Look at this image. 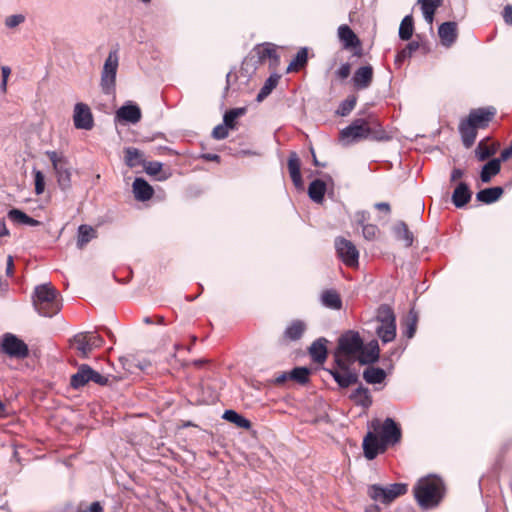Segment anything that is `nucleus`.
I'll return each instance as SVG.
<instances>
[{"instance_id": "nucleus-1", "label": "nucleus", "mask_w": 512, "mask_h": 512, "mask_svg": "<svg viewBox=\"0 0 512 512\" xmlns=\"http://www.w3.org/2000/svg\"><path fill=\"white\" fill-rule=\"evenodd\" d=\"M334 365L326 369L341 388L358 382V365L373 366L380 361V354H333Z\"/></svg>"}, {"instance_id": "nucleus-2", "label": "nucleus", "mask_w": 512, "mask_h": 512, "mask_svg": "<svg viewBox=\"0 0 512 512\" xmlns=\"http://www.w3.org/2000/svg\"><path fill=\"white\" fill-rule=\"evenodd\" d=\"M444 495V483L441 478L430 475L421 478L414 487V496L423 509L437 506Z\"/></svg>"}, {"instance_id": "nucleus-3", "label": "nucleus", "mask_w": 512, "mask_h": 512, "mask_svg": "<svg viewBox=\"0 0 512 512\" xmlns=\"http://www.w3.org/2000/svg\"><path fill=\"white\" fill-rule=\"evenodd\" d=\"M364 139L384 140L387 139L383 129L373 130L363 118H357L350 125L340 131V140L344 145L359 142Z\"/></svg>"}, {"instance_id": "nucleus-4", "label": "nucleus", "mask_w": 512, "mask_h": 512, "mask_svg": "<svg viewBox=\"0 0 512 512\" xmlns=\"http://www.w3.org/2000/svg\"><path fill=\"white\" fill-rule=\"evenodd\" d=\"M58 296L59 293L51 283L36 286L33 294V305L36 311L44 317L56 315L61 309Z\"/></svg>"}, {"instance_id": "nucleus-5", "label": "nucleus", "mask_w": 512, "mask_h": 512, "mask_svg": "<svg viewBox=\"0 0 512 512\" xmlns=\"http://www.w3.org/2000/svg\"><path fill=\"white\" fill-rule=\"evenodd\" d=\"M375 332L383 344L392 342L396 337V316L388 304H381L375 316Z\"/></svg>"}, {"instance_id": "nucleus-6", "label": "nucleus", "mask_w": 512, "mask_h": 512, "mask_svg": "<svg viewBox=\"0 0 512 512\" xmlns=\"http://www.w3.org/2000/svg\"><path fill=\"white\" fill-rule=\"evenodd\" d=\"M90 382L99 386H106L109 384V376L99 373L88 364H81L77 372L70 378V386L74 390H79Z\"/></svg>"}, {"instance_id": "nucleus-7", "label": "nucleus", "mask_w": 512, "mask_h": 512, "mask_svg": "<svg viewBox=\"0 0 512 512\" xmlns=\"http://www.w3.org/2000/svg\"><path fill=\"white\" fill-rule=\"evenodd\" d=\"M407 492V485L403 483H393L387 486L373 484L368 487V495L375 502L382 504H390L397 497Z\"/></svg>"}, {"instance_id": "nucleus-8", "label": "nucleus", "mask_w": 512, "mask_h": 512, "mask_svg": "<svg viewBox=\"0 0 512 512\" xmlns=\"http://www.w3.org/2000/svg\"><path fill=\"white\" fill-rule=\"evenodd\" d=\"M118 62L117 50L110 51L104 62L100 80L102 92L106 95H111L115 91Z\"/></svg>"}, {"instance_id": "nucleus-9", "label": "nucleus", "mask_w": 512, "mask_h": 512, "mask_svg": "<svg viewBox=\"0 0 512 512\" xmlns=\"http://www.w3.org/2000/svg\"><path fill=\"white\" fill-rule=\"evenodd\" d=\"M46 155L52 163L61 190L69 189L71 186V171L68 159L56 151H46Z\"/></svg>"}, {"instance_id": "nucleus-10", "label": "nucleus", "mask_w": 512, "mask_h": 512, "mask_svg": "<svg viewBox=\"0 0 512 512\" xmlns=\"http://www.w3.org/2000/svg\"><path fill=\"white\" fill-rule=\"evenodd\" d=\"M266 59H270L273 63L279 61L275 46L271 43L257 45L245 58L243 65L246 66V68L250 66L253 70H256Z\"/></svg>"}, {"instance_id": "nucleus-11", "label": "nucleus", "mask_w": 512, "mask_h": 512, "mask_svg": "<svg viewBox=\"0 0 512 512\" xmlns=\"http://www.w3.org/2000/svg\"><path fill=\"white\" fill-rule=\"evenodd\" d=\"M69 344L77 352H92L102 348L104 339L94 331L80 332L69 340Z\"/></svg>"}, {"instance_id": "nucleus-12", "label": "nucleus", "mask_w": 512, "mask_h": 512, "mask_svg": "<svg viewBox=\"0 0 512 512\" xmlns=\"http://www.w3.org/2000/svg\"><path fill=\"white\" fill-rule=\"evenodd\" d=\"M335 352H365L364 339L355 330H346L338 338Z\"/></svg>"}, {"instance_id": "nucleus-13", "label": "nucleus", "mask_w": 512, "mask_h": 512, "mask_svg": "<svg viewBox=\"0 0 512 512\" xmlns=\"http://www.w3.org/2000/svg\"><path fill=\"white\" fill-rule=\"evenodd\" d=\"M335 249L338 257L349 267H356L359 264V251L356 246L346 238L335 239Z\"/></svg>"}, {"instance_id": "nucleus-14", "label": "nucleus", "mask_w": 512, "mask_h": 512, "mask_svg": "<svg viewBox=\"0 0 512 512\" xmlns=\"http://www.w3.org/2000/svg\"><path fill=\"white\" fill-rule=\"evenodd\" d=\"M73 123L75 128L91 130L94 127V118L90 107L82 102L76 103L73 111Z\"/></svg>"}, {"instance_id": "nucleus-15", "label": "nucleus", "mask_w": 512, "mask_h": 512, "mask_svg": "<svg viewBox=\"0 0 512 512\" xmlns=\"http://www.w3.org/2000/svg\"><path fill=\"white\" fill-rule=\"evenodd\" d=\"M383 367H375L368 366L363 371V378L368 384H380L382 383L386 376V370H391L393 368V361L390 358H385L382 361Z\"/></svg>"}, {"instance_id": "nucleus-16", "label": "nucleus", "mask_w": 512, "mask_h": 512, "mask_svg": "<svg viewBox=\"0 0 512 512\" xmlns=\"http://www.w3.org/2000/svg\"><path fill=\"white\" fill-rule=\"evenodd\" d=\"M386 445L381 438H378L373 432H368L363 439L364 456L368 460H373L379 453L386 450Z\"/></svg>"}, {"instance_id": "nucleus-17", "label": "nucleus", "mask_w": 512, "mask_h": 512, "mask_svg": "<svg viewBox=\"0 0 512 512\" xmlns=\"http://www.w3.org/2000/svg\"><path fill=\"white\" fill-rule=\"evenodd\" d=\"M401 429L392 418H386L383 422L380 438L386 446L398 443L401 440Z\"/></svg>"}, {"instance_id": "nucleus-18", "label": "nucleus", "mask_w": 512, "mask_h": 512, "mask_svg": "<svg viewBox=\"0 0 512 512\" xmlns=\"http://www.w3.org/2000/svg\"><path fill=\"white\" fill-rule=\"evenodd\" d=\"M323 177L324 179L313 180L308 186V196L317 204H321L324 201V196L327 192V182H333L329 174H324Z\"/></svg>"}, {"instance_id": "nucleus-19", "label": "nucleus", "mask_w": 512, "mask_h": 512, "mask_svg": "<svg viewBox=\"0 0 512 512\" xmlns=\"http://www.w3.org/2000/svg\"><path fill=\"white\" fill-rule=\"evenodd\" d=\"M496 114L494 107L478 108L472 110L467 120L477 128H485Z\"/></svg>"}, {"instance_id": "nucleus-20", "label": "nucleus", "mask_w": 512, "mask_h": 512, "mask_svg": "<svg viewBox=\"0 0 512 512\" xmlns=\"http://www.w3.org/2000/svg\"><path fill=\"white\" fill-rule=\"evenodd\" d=\"M115 118L121 122L136 124L141 119V110L138 105L128 102L116 111Z\"/></svg>"}, {"instance_id": "nucleus-21", "label": "nucleus", "mask_w": 512, "mask_h": 512, "mask_svg": "<svg viewBox=\"0 0 512 512\" xmlns=\"http://www.w3.org/2000/svg\"><path fill=\"white\" fill-rule=\"evenodd\" d=\"M0 352H29L28 345L12 333L3 334L0 341Z\"/></svg>"}, {"instance_id": "nucleus-22", "label": "nucleus", "mask_w": 512, "mask_h": 512, "mask_svg": "<svg viewBox=\"0 0 512 512\" xmlns=\"http://www.w3.org/2000/svg\"><path fill=\"white\" fill-rule=\"evenodd\" d=\"M438 35L440 42L444 47H451L458 37L457 23L454 21H447L440 24L438 27Z\"/></svg>"}, {"instance_id": "nucleus-23", "label": "nucleus", "mask_w": 512, "mask_h": 512, "mask_svg": "<svg viewBox=\"0 0 512 512\" xmlns=\"http://www.w3.org/2000/svg\"><path fill=\"white\" fill-rule=\"evenodd\" d=\"M353 86L357 90L367 89L373 80V68L371 65L359 67L352 76Z\"/></svg>"}, {"instance_id": "nucleus-24", "label": "nucleus", "mask_w": 512, "mask_h": 512, "mask_svg": "<svg viewBox=\"0 0 512 512\" xmlns=\"http://www.w3.org/2000/svg\"><path fill=\"white\" fill-rule=\"evenodd\" d=\"M132 189L135 199L140 202L150 200L154 194L153 187L141 177L135 178Z\"/></svg>"}, {"instance_id": "nucleus-25", "label": "nucleus", "mask_w": 512, "mask_h": 512, "mask_svg": "<svg viewBox=\"0 0 512 512\" xmlns=\"http://www.w3.org/2000/svg\"><path fill=\"white\" fill-rule=\"evenodd\" d=\"M472 197V191L470 190L466 182H459L455 187L451 201L456 208L464 207Z\"/></svg>"}, {"instance_id": "nucleus-26", "label": "nucleus", "mask_w": 512, "mask_h": 512, "mask_svg": "<svg viewBox=\"0 0 512 512\" xmlns=\"http://www.w3.org/2000/svg\"><path fill=\"white\" fill-rule=\"evenodd\" d=\"M288 170L294 186L302 189L304 183L301 176V161L296 152H291L289 155Z\"/></svg>"}, {"instance_id": "nucleus-27", "label": "nucleus", "mask_w": 512, "mask_h": 512, "mask_svg": "<svg viewBox=\"0 0 512 512\" xmlns=\"http://www.w3.org/2000/svg\"><path fill=\"white\" fill-rule=\"evenodd\" d=\"M338 37L343 43L345 49H351L360 46V40L354 31L346 24L338 28Z\"/></svg>"}, {"instance_id": "nucleus-28", "label": "nucleus", "mask_w": 512, "mask_h": 512, "mask_svg": "<svg viewBox=\"0 0 512 512\" xmlns=\"http://www.w3.org/2000/svg\"><path fill=\"white\" fill-rule=\"evenodd\" d=\"M477 129L478 128L467 119L460 122L459 132L461 134L463 145L466 148H470L474 144L477 136Z\"/></svg>"}, {"instance_id": "nucleus-29", "label": "nucleus", "mask_w": 512, "mask_h": 512, "mask_svg": "<svg viewBox=\"0 0 512 512\" xmlns=\"http://www.w3.org/2000/svg\"><path fill=\"white\" fill-rule=\"evenodd\" d=\"M418 317L414 310H410L401 322L402 337L411 339L414 337L417 329Z\"/></svg>"}, {"instance_id": "nucleus-30", "label": "nucleus", "mask_w": 512, "mask_h": 512, "mask_svg": "<svg viewBox=\"0 0 512 512\" xmlns=\"http://www.w3.org/2000/svg\"><path fill=\"white\" fill-rule=\"evenodd\" d=\"M503 192L500 186L485 188L477 192L476 199L484 204H492L502 196Z\"/></svg>"}, {"instance_id": "nucleus-31", "label": "nucleus", "mask_w": 512, "mask_h": 512, "mask_svg": "<svg viewBox=\"0 0 512 512\" xmlns=\"http://www.w3.org/2000/svg\"><path fill=\"white\" fill-rule=\"evenodd\" d=\"M97 237L96 230L86 224H82L78 227L77 231V248L83 249L91 240Z\"/></svg>"}, {"instance_id": "nucleus-32", "label": "nucleus", "mask_w": 512, "mask_h": 512, "mask_svg": "<svg viewBox=\"0 0 512 512\" xmlns=\"http://www.w3.org/2000/svg\"><path fill=\"white\" fill-rule=\"evenodd\" d=\"M306 330V324L302 320L292 321L284 330V338L290 341L299 340Z\"/></svg>"}, {"instance_id": "nucleus-33", "label": "nucleus", "mask_w": 512, "mask_h": 512, "mask_svg": "<svg viewBox=\"0 0 512 512\" xmlns=\"http://www.w3.org/2000/svg\"><path fill=\"white\" fill-rule=\"evenodd\" d=\"M7 216L11 221L17 224L32 227L40 225V222L38 220L28 216L25 212L16 208L9 210Z\"/></svg>"}, {"instance_id": "nucleus-34", "label": "nucleus", "mask_w": 512, "mask_h": 512, "mask_svg": "<svg viewBox=\"0 0 512 512\" xmlns=\"http://www.w3.org/2000/svg\"><path fill=\"white\" fill-rule=\"evenodd\" d=\"M321 304L332 310H340L342 308V300L335 290H326L321 294Z\"/></svg>"}, {"instance_id": "nucleus-35", "label": "nucleus", "mask_w": 512, "mask_h": 512, "mask_svg": "<svg viewBox=\"0 0 512 512\" xmlns=\"http://www.w3.org/2000/svg\"><path fill=\"white\" fill-rule=\"evenodd\" d=\"M143 167L148 175L156 176L158 181H165L170 177V173L162 172L163 164L159 161H145Z\"/></svg>"}, {"instance_id": "nucleus-36", "label": "nucleus", "mask_w": 512, "mask_h": 512, "mask_svg": "<svg viewBox=\"0 0 512 512\" xmlns=\"http://www.w3.org/2000/svg\"><path fill=\"white\" fill-rule=\"evenodd\" d=\"M350 398L355 402L356 405L368 408L372 404V397L368 388L359 386L355 391L352 392Z\"/></svg>"}, {"instance_id": "nucleus-37", "label": "nucleus", "mask_w": 512, "mask_h": 512, "mask_svg": "<svg viewBox=\"0 0 512 512\" xmlns=\"http://www.w3.org/2000/svg\"><path fill=\"white\" fill-rule=\"evenodd\" d=\"M124 153H125V164L128 167L134 168L139 165L143 166V162H145V160L143 159V153L139 149H137L135 147H126L124 149Z\"/></svg>"}, {"instance_id": "nucleus-38", "label": "nucleus", "mask_w": 512, "mask_h": 512, "mask_svg": "<svg viewBox=\"0 0 512 512\" xmlns=\"http://www.w3.org/2000/svg\"><path fill=\"white\" fill-rule=\"evenodd\" d=\"M501 170L500 160H490L481 169L480 179L483 183L490 182L491 178Z\"/></svg>"}, {"instance_id": "nucleus-39", "label": "nucleus", "mask_w": 512, "mask_h": 512, "mask_svg": "<svg viewBox=\"0 0 512 512\" xmlns=\"http://www.w3.org/2000/svg\"><path fill=\"white\" fill-rule=\"evenodd\" d=\"M222 418L228 422L235 424L239 428H243V429L251 428V422L247 418L240 415L235 410H231V409L226 410L223 413Z\"/></svg>"}, {"instance_id": "nucleus-40", "label": "nucleus", "mask_w": 512, "mask_h": 512, "mask_svg": "<svg viewBox=\"0 0 512 512\" xmlns=\"http://www.w3.org/2000/svg\"><path fill=\"white\" fill-rule=\"evenodd\" d=\"M310 374L311 369L305 366L295 367L289 371L290 380L300 385H305L309 382Z\"/></svg>"}, {"instance_id": "nucleus-41", "label": "nucleus", "mask_w": 512, "mask_h": 512, "mask_svg": "<svg viewBox=\"0 0 512 512\" xmlns=\"http://www.w3.org/2000/svg\"><path fill=\"white\" fill-rule=\"evenodd\" d=\"M308 61V50L306 47L301 48L293 60L290 62V64L287 67V72H294L298 71L302 67H304L307 64Z\"/></svg>"}, {"instance_id": "nucleus-42", "label": "nucleus", "mask_w": 512, "mask_h": 512, "mask_svg": "<svg viewBox=\"0 0 512 512\" xmlns=\"http://www.w3.org/2000/svg\"><path fill=\"white\" fill-rule=\"evenodd\" d=\"M279 81V75L272 74L269 76L268 79H266L264 85L260 89L259 93L257 94L256 101L262 102L265 98L269 96V94L272 92V90L277 86Z\"/></svg>"}, {"instance_id": "nucleus-43", "label": "nucleus", "mask_w": 512, "mask_h": 512, "mask_svg": "<svg viewBox=\"0 0 512 512\" xmlns=\"http://www.w3.org/2000/svg\"><path fill=\"white\" fill-rule=\"evenodd\" d=\"M413 31H414L413 17H412V15H406L400 23L399 38L401 40L407 41L412 37Z\"/></svg>"}, {"instance_id": "nucleus-44", "label": "nucleus", "mask_w": 512, "mask_h": 512, "mask_svg": "<svg viewBox=\"0 0 512 512\" xmlns=\"http://www.w3.org/2000/svg\"><path fill=\"white\" fill-rule=\"evenodd\" d=\"M394 233L398 239L405 241V246L410 247L413 244V234L409 231L405 222L400 221L394 226Z\"/></svg>"}, {"instance_id": "nucleus-45", "label": "nucleus", "mask_w": 512, "mask_h": 512, "mask_svg": "<svg viewBox=\"0 0 512 512\" xmlns=\"http://www.w3.org/2000/svg\"><path fill=\"white\" fill-rule=\"evenodd\" d=\"M246 111L247 109L245 107L233 108L226 111L223 116V123L230 129H234L236 127L237 118L243 116Z\"/></svg>"}, {"instance_id": "nucleus-46", "label": "nucleus", "mask_w": 512, "mask_h": 512, "mask_svg": "<svg viewBox=\"0 0 512 512\" xmlns=\"http://www.w3.org/2000/svg\"><path fill=\"white\" fill-rule=\"evenodd\" d=\"M420 45L417 41L409 42L401 51L396 55V63H401L407 58H410L412 54L419 49Z\"/></svg>"}, {"instance_id": "nucleus-47", "label": "nucleus", "mask_w": 512, "mask_h": 512, "mask_svg": "<svg viewBox=\"0 0 512 512\" xmlns=\"http://www.w3.org/2000/svg\"><path fill=\"white\" fill-rule=\"evenodd\" d=\"M356 103L357 97L354 95L349 96L339 104L336 114L340 116H347L354 109Z\"/></svg>"}, {"instance_id": "nucleus-48", "label": "nucleus", "mask_w": 512, "mask_h": 512, "mask_svg": "<svg viewBox=\"0 0 512 512\" xmlns=\"http://www.w3.org/2000/svg\"><path fill=\"white\" fill-rule=\"evenodd\" d=\"M495 148L488 146L484 141H480L475 149L476 157L479 161H484L494 155Z\"/></svg>"}, {"instance_id": "nucleus-49", "label": "nucleus", "mask_w": 512, "mask_h": 512, "mask_svg": "<svg viewBox=\"0 0 512 512\" xmlns=\"http://www.w3.org/2000/svg\"><path fill=\"white\" fill-rule=\"evenodd\" d=\"M422 12L435 13L441 6L442 0H418Z\"/></svg>"}, {"instance_id": "nucleus-50", "label": "nucleus", "mask_w": 512, "mask_h": 512, "mask_svg": "<svg viewBox=\"0 0 512 512\" xmlns=\"http://www.w3.org/2000/svg\"><path fill=\"white\" fill-rule=\"evenodd\" d=\"M25 20H26L25 15L13 14V15L6 17L5 26L9 29H13V28L19 26L20 24L24 23Z\"/></svg>"}, {"instance_id": "nucleus-51", "label": "nucleus", "mask_w": 512, "mask_h": 512, "mask_svg": "<svg viewBox=\"0 0 512 512\" xmlns=\"http://www.w3.org/2000/svg\"><path fill=\"white\" fill-rule=\"evenodd\" d=\"M35 193L41 195L45 190V176L40 170H34Z\"/></svg>"}, {"instance_id": "nucleus-52", "label": "nucleus", "mask_w": 512, "mask_h": 512, "mask_svg": "<svg viewBox=\"0 0 512 512\" xmlns=\"http://www.w3.org/2000/svg\"><path fill=\"white\" fill-rule=\"evenodd\" d=\"M328 340L324 337L316 339L311 346L307 349V352H328L327 350Z\"/></svg>"}, {"instance_id": "nucleus-53", "label": "nucleus", "mask_w": 512, "mask_h": 512, "mask_svg": "<svg viewBox=\"0 0 512 512\" xmlns=\"http://www.w3.org/2000/svg\"><path fill=\"white\" fill-rule=\"evenodd\" d=\"M361 227H362L363 237L366 240H374L377 236V233L379 232L378 227L374 224H366Z\"/></svg>"}, {"instance_id": "nucleus-54", "label": "nucleus", "mask_w": 512, "mask_h": 512, "mask_svg": "<svg viewBox=\"0 0 512 512\" xmlns=\"http://www.w3.org/2000/svg\"><path fill=\"white\" fill-rule=\"evenodd\" d=\"M228 129L230 128L226 126L224 123L219 124L213 128L212 137L216 140H223L228 136Z\"/></svg>"}, {"instance_id": "nucleus-55", "label": "nucleus", "mask_w": 512, "mask_h": 512, "mask_svg": "<svg viewBox=\"0 0 512 512\" xmlns=\"http://www.w3.org/2000/svg\"><path fill=\"white\" fill-rule=\"evenodd\" d=\"M351 72V66L349 63H343L339 69L336 71V76L339 79H346Z\"/></svg>"}, {"instance_id": "nucleus-56", "label": "nucleus", "mask_w": 512, "mask_h": 512, "mask_svg": "<svg viewBox=\"0 0 512 512\" xmlns=\"http://www.w3.org/2000/svg\"><path fill=\"white\" fill-rule=\"evenodd\" d=\"M502 16H503L504 22L507 25L511 26L512 25V5L507 4L504 7L503 12H502Z\"/></svg>"}, {"instance_id": "nucleus-57", "label": "nucleus", "mask_w": 512, "mask_h": 512, "mask_svg": "<svg viewBox=\"0 0 512 512\" xmlns=\"http://www.w3.org/2000/svg\"><path fill=\"white\" fill-rule=\"evenodd\" d=\"M365 352H380V345L377 339H372L365 344Z\"/></svg>"}, {"instance_id": "nucleus-58", "label": "nucleus", "mask_w": 512, "mask_h": 512, "mask_svg": "<svg viewBox=\"0 0 512 512\" xmlns=\"http://www.w3.org/2000/svg\"><path fill=\"white\" fill-rule=\"evenodd\" d=\"M370 218V214L367 211H359L355 215V219L358 225H366V221Z\"/></svg>"}, {"instance_id": "nucleus-59", "label": "nucleus", "mask_w": 512, "mask_h": 512, "mask_svg": "<svg viewBox=\"0 0 512 512\" xmlns=\"http://www.w3.org/2000/svg\"><path fill=\"white\" fill-rule=\"evenodd\" d=\"M512 156V147L509 145L505 149L501 151L499 158H494L493 160H500L501 162L507 161Z\"/></svg>"}, {"instance_id": "nucleus-60", "label": "nucleus", "mask_w": 512, "mask_h": 512, "mask_svg": "<svg viewBox=\"0 0 512 512\" xmlns=\"http://www.w3.org/2000/svg\"><path fill=\"white\" fill-rule=\"evenodd\" d=\"M287 380H290V376H289V371H285V372H282V373H279L275 379H274V383L276 385H282L284 384Z\"/></svg>"}, {"instance_id": "nucleus-61", "label": "nucleus", "mask_w": 512, "mask_h": 512, "mask_svg": "<svg viewBox=\"0 0 512 512\" xmlns=\"http://www.w3.org/2000/svg\"><path fill=\"white\" fill-rule=\"evenodd\" d=\"M464 174H465L464 170H462L460 168H454L450 175V181L455 182V181L461 179L464 176Z\"/></svg>"}, {"instance_id": "nucleus-62", "label": "nucleus", "mask_w": 512, "mask_h": 512, "mask_svg": "<svg viewBox=\"0 0 512 512\" xmlns=\"http://www.w3.org/2000/svg\"><path fill=\"white\" fill-rule=\"evenodd\" d=\"M13 271H14L13 257L11 255H9L7 258V264H6V275L9 277L12 276Z\"/></svg>"}, {"instance_id": "nucleus-63", "label": "nucleus", "mask_w": 512, "mask_h": 512, "mask_svg": "<svg viewBox=\"0 0 512 512\" xmlns=\"http://www.w3.org/2000/svg\"><path fill=\"white\" fill-rule=\"evenodd\" d=\"M200 157L206 161L220 162V156L218 154L204 153Z\"/></svg>"}, {"instance_id": "nucleus-64", "label": "nucleus", "mask_w": 512, "mask_h": 512, "mask_svg": "<svg viewBox=\"0 0 512 512\" xmlns=\"http://www.w3.org/2000/svg\"><path fill=\"white\" fill-rule=\"evenodd\" d=\"M314 362L322 364L326 361L328 354H311Z\"/></svg>"}]
</instances>
